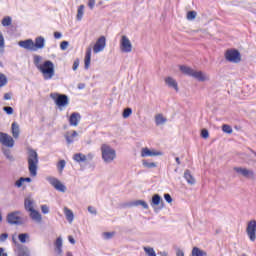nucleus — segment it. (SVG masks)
Here are the masks:
<instances>
[{"mask_svg": "<svg viewBox=\"0 0 256 256\" xmlns=\"http://www.w3.org/2000/svg\"><path fill=\"white\" fill-rule=\"evenodd\" d=\"M18 45L22 47V49H27V51H39V49H45V38L38 36L35 38L34 42L32 39H27L20 41Z\"/></svg>", "mask_w": 256, "mask_h": 256, "instance_id": "f257e3e1", "label": "nucleus"}, {"mask_svg": "<svg viewBox=\"0 0 256 256\" xmlns=\"http://www.w3.org/2000/svg\"><path fill=\"white\" fill-rule=\"evenodd\" d=\"M37 165H39V154L33 148H28V170L31 177H37Z\"/></svg>", "mask_w": 256, "mask_h": 256, "instance_id": "f03ea898", "label": "nucleus"}, {"mask_svg": "<svg viewBox=\"0 0 256 256\" xmlns=\"http://www.w3.org/2000/svg\"><path fill=\"white\" fill-rule=\"evenodd\" d=\"M38 71L42 73L43 78L47 81L49 79H53L55 76V65L51 60H46L42 63V66L38 68Z\"/></svg>", "mask_w": 256, "mask_h": 256, "instance_id": "7ed1b4c3", "label": "nucleus"}, {"mask_svg": "<svg viewBox=\"0 0 256 256\" xmlns=\"http://www.w3.org/2000/svg\"><path fill=\"white\" fill-rule=\"evenodd\" d=\"M102 159L104 163H113L117 157V152L115 149L107 144H102L101 146Z\"/></svg>", "mask_w": 256, "mask_h": 256, "instance_id": "20e7f679", "label": "nucleus"}, {"mask_svg": "<svg viewBox=\"0 0 256 256\" xmlns=\"http://www.w3.org/2000/svg\"><path fill=\"white\" fill-rule=\"evenodd\" d=\"M180 71L184 73V75H188V77H193L197 79V81H207L209 78L203 74L202 71L193 70V68L188 66H180Z\"/></svg>", "mask_w": 256, "mask_h": 256, "instance_id": "39448f33", "label": "nucleus"}, {"mask_svg": "<svg viewBox=\"0 0 256 256\" xmlns=\"http://www.w3.org/2000/svg\"><path fill=\"white\" fill-rule=\"evenodd\" d=\"M50 97L59 108L69 105V96L66 94L51 93Z\"/></svg>", "mask_w": 256, "mask_h": 256, "instance_id": "423d86ee", "label": "nucleus"}, {"mask_svg": "<svg viewBox=\"0 0 256 256\" xmlns=\"http://www.w3.org/2000/svg\"><path fill=\"white\" fill-rule=\"evenodd\" d=\"M225 59L229 63H241V52L237 49H228L225 52Z\"/></svg>", "mask_w": 256, "mask_h": 256, "instance_id": "0eeeda50", "label": "nucleus"}, {"mask_svg": "<svg viewBox=\"0 0 256 256\" xmlns=\"http://www.w3.org/2000/svg\"><path fill=\"white\" fill-rule=\"evenodd\" d=\"M150 205L153 207L155 213H159L161 209L165 208V202L163 201V198L159 194H154L152 196V199L150 200Z\"/></svg>", "mask_w": 256, "mask_h": 256, "instance_id": "6e6552de", "label": "nucleus"}, {"mask_svg": "<svg viewBox=\"0 0 256 256\" xmlns=\"http://www.w3.org/2000/svg\"><path fill=\"white\" fill-rule=\"evenodd\" d=\"M46 180L56 189V191H60V193H65L67 191V187L59 181V179L55 177L48 176Z\"/></svg>", "mask_w": 256, "mask_h": 256, "instance_id": "1a4fd4ad", "label": "nucleus"}, {"mask_svg": "<svg viewBox=\"0 0 256 256\" xmlns=\"http://www.w3.org/2000/svg\"><path fill=\"white\" fill-rule=\"evenodd\" d=\"M21 215L20 211H14L7 215L6 221L9 223V225H22L23 222H21Z\"/></svg>", "mask_w": 256, "mask_h": 256, "instance_id": "9d476101", "label": "nucleus"}, {"mask_svg": "<svg viewBox=\"0 0 256 256\" xmlns=\"http://www.w3.org/2000/svg\"><path fill=\"white\" fill-rule=\"evenodd\" d=\"M246 233L250 241L255 242L256 239V220H251L248 222L246 227Z\"/></svg>", "mask_w": 256, "mask_h": 256, "instance_id": "9b49d317", "label": "nucleus"}, {"mask_svg": "<svg viewBox=\"0 0 256 256\" xmlns=\"http://www.w3.org/2000/svg\"><path fill=\"white\" fill-rule=\"evenodd\" d=\"M234 171L238 173V175L245 177V179H255V172L253 170L243 167H234Z\"/></svg>", "mask_w": 256, "mask_h": 256, "instance_id": "f8f14e48", "label": "nucleus"}, {"mask_svg": "<svg viewBox=\"0 0 256 256\" xmlns=\"http://www.w3.org/2000/svg\"><path fill=\"white\" fill-rule=\"evenodd\" d=\"M120 48L123 53H131V51H133V45L131 44V40H129L127 36H122Z\"/></svg>", "mask_w": 256, "mask_h": 256, "instance_id": "ddd939ff", "label": "nucleus"}, {"mask_svg": "<svg viewBox=\"0 0 256 256\" xmlns=\"http://www.w3.org/2000/svg\"><path fill=\"white\" fill-rule=\"evenodd\" d=\"M0 143L5 147H14L15 140L9 134L0 132Z\"/></svg>", "mask_w": 256, "mask_h": 256, "instance_id": "4468645a", "label": "nucleus"}, {"mask_svg": "<svg viewBox=\"0 0 256 256\" xmlns=\"http://www.w3.org/2000/svg\"><path fill=\"white\" fill-rule=\"evenodd\" d=\"M106 46H107V39L105 38V36H101L96 41V43L93 47V52L94 53H101V51H103V49H105Z\"/></svg>", "mask_w": 256, "mask_h": 256, "instance_id": "2eb2a0df", "label": "nucleus"}, {"mask_svg": "<svg viewBox=\"0 0 256 256\" xmlns=\"http://www.w3.org/2000/svg\"><path fill=\"white\" fill-rule=\"evenodd\" d=\"M159 155H163L161 151H151L149 148H142L141 157H158Z\"/></svg>", "mask_w": 256, "mask_h": 256, "instance_id": "dca6fc26", "label": "nucleus"}, {"mask_svg": "<svg viewBox=\"0 0 256 256\" xmlns=\"http://www.w3.org/2000/svg\"><path fill=\"white\" fill-rule=\"evenodd\" d=\"M79 121H81V114H79V112H73L69 118L70 125L72 127H77V125H79Z\"/></svg>", "mask_w": 256, "mask_h": 256, "instance_id": "f3484780", "label": "nucleus"}, {"mask_svg": "<svg viewBox=\"0 0 256 256\" xmlns=\"http://www.w3.org/2000/svg\"><path fill=\"white\" fill-rule=\"evenodd\" d=\"M139 205H141V207L143 209H149V204H147L145 202V200H135V201H132V202L127 204V207H139Z\"/></svg>", "mask_w": 256, "mask_h": 256, "instance_id": "a211bd4d", "label": "nucleus"}, {"mask_svg": "<svg viewBox=\"0 0 256 256\" xmlns=\"http://www.w3.org/2000/svg\"><path fill=\"white\" fill-rule=\"evenodd\" d=\"M91 47H88L86 49V54H85V58H84V69H89V67L91 66Z\"/></svg>", "mask_w": 256, "mask_h": 256, "instance_id": "6ab92c4d", "label": "nucleus"}, {"mask_svg": "<svg viewBox=\"0 0 256 256\" xmlns=\"http://www.w3.org/2000/svg\"><path fill=\"white\" fill-rule=\"evenodd\" d=\"M165 83L168 85V87H171L172 89L179 91V85L177 84V81L173 79V77H167L165 78Z\"/></svg>", "mask_w": 256, "mask_h": 256, "instance_id": "aec40b11", "label": "nucleus"}, {"mask_svg": "<svg viewBox=\"0 0 256 256\" xmlns=\"http://www.w3.org/2000/svg\"><path fill=\"white\" fill-rule=\"evenodd\" d=\"M184 179L187 181L188 185H195V177L191 175V170H185Z\"/></svg>", "mask_w": 256, "mask_h": 256, "instance_id": "412c9836", "label": "nucleus"}, {"mask_svg": "<svg viewBox=\"0 0 256 256\" xmlns=\"http://www.w3.org/2000/svg\"><path fill=\"white\" fill-rule=\"evenodd\" d=\"M18 256H31V252L27 246L18 245Z\"/></svg>", "mask_w": 256, "mask_h": 256, "instance_id": "4be33fe9", "label": "nucleus"}, {"mask_svg": "<svg viewBox=\"0 0 256 256\" xmlns=\"http://www.w3.org/2000/svg\"><path fill=\"white\" fill-rule=\"evenodd\" d=\"M30 217L31 219H33V221H38V223H40L42 219L41 213H39V211L35 209L30 210Z\"/></svg>", "mask_w": 256, "mask_h": 256, "instance_id": "5701e85b", "label": "nucleus"}, {"mask_svg": "<svg viewBox=\"0 0 256 256\" xmlns=\"http://www.w3.org/2000/svg\"><path fill=\"white\" fill-rule=\"evenodd\" d=\"M19 134H20L19 124H17V122L12 123V135L14 139H19Z\"/></svg>", "mask_w": 256, "mask_h": 256, "instance_id": "b1692460", "label": "nucleus"}, {"mask_svg": "<svg viewBox=\"0 0 256 256\" xmlns=\"http://www.w3.org/2000/svg\"><path fill=\"white\" fill-rule=\"evenodd\" d=\"M166 121H167V118H165V117L163 116V114H157V115L155 116V123H156L157 126H159V125H165Z\"/></svg>", "mask_w": 256, "mask_h": 256, "instance_id": "393cba45", "label": "nucleus"}, {"mask_svg": "<svg viewBox=\"0 0 256 256\" xmlns=\"http://www.w3.org/2000/svg\"><path fill=\"white\" fill-rule=\"evenodd\" d=\"M73 159L77 163H83L87 161V156H85V154H82V153H77V154H74Z\"/></svg>", "mask_w": 256, "mask_h": 256, "instance_id": "a878e982", "label": "nucleus"}, {"mask_svg": "<svg viewBox=\"0 0 256 256\" xmlns=\"http://www.w3.org/2000/svg\"><path fill=\"white\" fill-rule=\"evenodd\" d=\"M83 15H85V5H80L77 10L76 19L77 21H81L83 19Z\"/></svg>", "mask_w": 256, "mask_h": 256, "instance_id": "bb28decb", "label": "nucleus"}, {"mask_svg": "<svg viewBox=\"0 0 256 256\" xmlns=\"http://www.w3.org/2000/svg\"><path fill=\"white\" fill-rule=\"evenodd\" d=\"M192 256H207V252H205V250H201L199 247H194L192 249Z\"/></svg>", "mask_w": 256, "mask_h": 256, "instance_id": "cd10ccee", "label": "nucleus"}, {"mask_svg": "<svg viewBox=\"0 0 256 256\" xmlns=\"http://www.w3.org/2000/svg\"><path fill=\"white\" fill-rule=\"evenodd\" d=\"M64 213L66 215V219L67 221H69V223H73V219H74V214H73V211H71V209L69 208H64Z\"/></svg>", "mask_w": 256, "mask_h": 256, "instance_id": "c85d7f7f", "label": "nucleus"}, {"mask_svg": "<svg viewBox=\"0 0 256 256\" xmlns=\"http://www.w3.org/2000/svg\"><path fill=\"white\" fill-rule=\"evenodd\" d=\"M55 247L58 253H63V239H61V237L56 239Z\"/></svg>", "mask_w": 256, "mask_h": 256, "instance_id": "c756f323", "label": "nucleus"}, {"mask_svg": "<svg viewBox=\"0 0 256 256\" xmlns=\"http://www.w3.org/2000/svg\"><path fill=\"white\" fill-rule=\"evenodd\" d=\"M24 207L26 211H29V212H31L32 209H35L33 208V200L26 198L24 201Z\"/></svg>", "mask_w": 256, "mask_h": 256, "instance_id": "7c9ffc66", "label": "nucleus"}, {"mask_svg": "<svg viewBox=\"0 0 256 256\" xmlns=\"http://www.w3.org/2000/svg\"><path fill=\"white\" fill-rule=\"evenodd\" d=\"M33 59H34L35 67L39 70L40 67L43 65V64H41V61H43V57H41L39 55H34Z\"/></svg>", "mask_w": 256, "mask_h": 256, "instance_id": "2f4dec72", "label": "nucleus"}, {"mask_svg": "<svg viewBox=\"0 0 256 256\" xmlns=\"http://www.w3.org/2000/svg\"><path fill=\"white\" fill-rule=\"evenodd\" d=\"M142 165L143 167H146V169H155V167H157V163L149 162L147 160H143Z\"/></svg>", "mask_w": 256, "mask_h": 256, "instance_id": "473e14b6", "label": "nucleus"}, {"mask_svg": "<svg viewBox=\"0 0 256 256\" xmlns=\"http://www.w3.org/2000/svg\"><path fill=\"white\" fill-rule=\"evenodd\" d=\"M18 239L20 243H27V240H29V234L28 233H20L18 235Z\"/></svg>", "mask_w": 256, "mask_h": 256, "instance_id": "72a5a7b5", "label": "nucleus"}, {"mask_svg": "<svg viewBox=\"0 0 256 256\" xmlns=\"http://www.w3.org/2000/svg\"><path fill=\"white\" fill-rule=\"evenodd\" d=\"M144 252L147 256H157V253H155V249L152 247H144Z\"/></svg>", "mask_w": 256, "mask_h": 256, "instance_id": "f704fd0d", "label": "nucleus"}, {"mask_svg": "<svg viewBox=\"0 0 256 256\" xmlns=\"http://www.w3.org/2000/svg\"><path fill=\"white\" fill-rule=\"evenodd\" d=\"M133 113V109L131 108H126L123 110V113H122V117L124 119H128V117H131V114Z\"/></svg>", "mask_w": 256, "mask_h": 256, "instance_id": "c9c22d12", "label": "nucleus"}, {"mask_svg": "<svg viewBox=\"0 0 256 256\" xmlns=\"http://www.w3.org/2000/svg\"><path fill=\"white\" fill-rule=\"evenodd\" d=\"M12 23V19L10 16H6L2 19V25L3 27H9V25H11Z\"/></svg>", "mask_w": 256, "mask_h": 256, "instance_id": "e433bc0d", "label": "nucleus"}, {"mask_svg": "<svg viewBox=\"0 0 256 256\" xmlns=\"http://www.w3.org/2000/svg\"><path fill=\"white\" fill-rule=\"evenodd\" d=\"M222 131L228 135H231V133H233V128H231V126L228 124H224L222 125Z\"/></svg>", "mask_w": 256, "mask_h": 256, "instance_id": "4c0bfd02", "label": "nucleus"}, {"mask_svg": "<svg viewBox=\"0 0 256 256\" xmlns=\"http://www.w3.org/2000/svg\"><path fill=\"white\" fill-rule=\"evenodd\" d=\"M7 76H5V74L0 73V87H5V85H7Z\"/></svg>", "mask_w": 256, "mask_h": 256, "instance_id": "58836bf2", "label": "nucleus"}, {"mask_svg": "<svg viewBox=\"0 0 256 256\" xmlns=\"http://www.w3.org/2000/svg\"><path fill=\"white\" fill-rule=\"evenodd\" d=\"M196 17H197V12H195V11H189L187 13L188 21H193V19H195Z\"/></svg>", "mask_w": 256, "mask_h": 256, "instance_id": "ea45409f", "label": "nucleus"}, {"mask_svg": "<svg viewBox=\"0 0 256 256\" xmlns=\"http://www.w3.org/2000/svg\"><path fill=\"white\" fill-rule=\"evenodd\" d=\"M65 165H66L65 160H60V161L58 162L57 167H58V171H59L60 173H63V169H65Z\"/></svg>", "mask_w": 256, "mask_h": 256, "instance_id": "a19ab883", "label": "nucleus"}, {"mask_svg": "<svg viewBox=\"0 0 256 256\" xmlns=\"http://www.w3.org/2000/svg\"><path fill=\"white\" fill-rule=\"evenodd\" d=\"M4 155L8 161H15V158L11 155V150H5Z\"/></svg>", "mask_w": 256, "mask_h": 256, "instance_id": "79ce46f5", "label": "nucleus"}, {"mask_svg": "<svg viewBox=\"0 0 256 256\" xmlns=\"http://www.w3.org/2000/svg\"><path fill=\"white\" fill-rule=\"evenodd\" d=\"M3 111H4L7 115H13V107H11V106H5V107H3Z\"/></svg>", "mask_w": 256, "mask_h": 256, "instance_id": "37998d69", "label": "nucleus"}, {"mask_svg": "<svg viewBox=\"0 0 256 256\" xmlns=\"http://www.w3.org/2000/svg\"><path fill=\"white\" fill-rule=\"evenodd\" d=\"M65 139L68 145H71V143H74L75 141L74 138L71 135H69V133L65 134Z\"/></svg>", "mask_w": 256, "mask_h": 256, "instance_id": "c03bdc74", "label": "nucleus"}, {"mask_svg": "<svg viewBox=\"0 0 256 256\" xmlns=\"http://www.w3.org/2000/svg\"><path fill=\"white\" fill-rule=\"evenodd\" d=\"M201 138H202V139H209V130H207V129H202V130H201Z\"/></svg>", "mask_w": 256, "mask_h": 256, "instance_id": "a18cd8bd", "label": "nucleus"}, {"mask_svg": "<svg viewBox=\"0 0 256 256\" xmlns=\"http://www.w3.org/2000/svg\"><path fill=\"white\" fill-rule=\"evenodd\" d=\"M23 177H20L16 182H15V187H17L18 189H21V187H23Z\"/></svg>", "mask_w": 256, "mask_h": 256, "instance_id": "49530a36", "label": "nucleus"}, {"mask_svg": "<svg viewBox=\"0 0 256 256\" xmlns=\"http://www.w3.org/2000/svg\"><path fill=\"white\" fill-rule=\"evenodd\" d=\"M113 235H115V232H104L103 233L104 239H113Z\"/></svg>", "mask_w": 256, "mask_h": 256, "instance_id": "de8ad7c7", "label": "nucleus"}, {"mask_svg": "<svg viewBox=\"0 0 256 256\" xmlns=\"http://www.w3.org/2000/svg\"><path fill=\"white\" fill-rule=\"evenodd\" d=\"M67 47H69V42L67 41H62L61 44H60V49L62 51H65L67 49Z\"/></svg>", "mask_w": 256, "mask_h": 256, "instance_id": "09e8293b", "label": "nucleus"}, {"mask_svg": "<svg viewBox=\"0 0 256 256\" xmlns=\"http://www.w3.org/2000/svg\"><path fill=\"white\" fill-rule=\"evenodd\" d=\"M164 199L167 203H173V198L171 197V194H169V193L164 194Z\"/></svg>", "mask_w": 256, "mask_h": 256, "instance_id": "8fccbe9b", "label": "nucleus"}, {"mask_svg": "<svg viewBox=\"0 0 256 256\" xmlns=\"http://www.w3.org/2000/svg\"><path fill=\"white\" fill-rule=\"evenodd\" d=\"M79 63H80L79 58L75 59L72 66L73 71H77V69H79Z\"/></svg>", "mask_w": 256, "mask_h": 256, "instance_id": "3c124183", "label": "nucleus"}, {"mask_svg": "<svg viewBox=\"0 0 256 256\" xmlns=\"http://www.w3.org/2000/svg\"><path fill=\"white\" fill-rule=\"evenodd\" d=\"M5 47V38L3 37V33L0 32V49Z\"/></svg>", "mask_w": 256, "mask_h": 256, "instance_id": "603ef678", "label": "nucleus"}, {"mask_svg": "<svg viewBox=\"0 0 256 256\" xmlns=\"http://www.w3.org/2000/svg\"><path fill=\"white\" fill-rule=\"evenodd\" d=\"M41 211L44 215H47V213H49V206L48 205H42L41 206Z\"/></svg>", "mask_w": 256, "mask_h": 256, "instance_id": "864d4df0", "label": "nucleus"}, {"mask_svg": "<svg viewBox=\"0 0 256 256\" xmlns=\"http://www.w3.org/2000/svg\"><path fill=\"white\" fill-rule=\"evenodd\" d=\"M88 211L91 213V215H97V209L93 206H88Z\"/></svg>", "mask_w": 256, "mask_h": 256, "instance_id": "5fc2aeb1", "label": "nucleus"}, {"mask_svg": "<svg viewBox=\"0 0 256 256\" xmlns=\"http://www.w3.org/2000/svg\"><path fill=\"white\" fill-rule=\"evenodd\" d=\"M9 237V234L3 233L0 235V242L7 241V238Z\"/></svg>", "mask_w": 256, "mask_h": 256, "instance_id": "6e6d98bb", "label": "nucleus"}, {"mask_svg": "<svg viewBox=\"0 0 256 256\" xmlns=\"http://www.w3.org/2000/svg\"><path fill=\"white\" fill-rule=\"evenodd\" d=\"M88 7L90 9H94L95 8V0H89L88 1Z\"/></svg>", "mask_w": 256, "mask_h": 256, "instance_id": "4d7b16f0", "label": "nucleus"}, {"mask_svg": "<svg viewBox=\"0 0 256 256\" xmlns=\"http://www.w3.org/2000/svg\"><path fill=\"white\" fill-rule=\"evenodd\" d=\"M176 256H185V252H183V250H181V249H177Z\"/></svg>", "mask_w": 256, "mask_h": 256, "instance_id": "13d9d810", "label": "nucleus"}, {"mask_svg": "<svg viewBox=\"0 0 256 256\" xmlns=\"http://www.w3.org/2000/svg\"><path fill=\"white\" fill-rule=\"evenodd\" d=\"M11 99V93L4 94V101H9Z\"/></svg>", "mask_w": 256, "mask_h": 256, "instance_id": "bf43d9fd", "label": "nucleus"}, {"mask_svg": "<svg viewBox=\"0 0 256 256\" xmlns=\"http://www.w3.org/2000/svg\"><path fill=\"white\" fill-rule=\"evenodd\" d=\"M54 37L56 39H61V37H63V34H61V32H54Z\"/></svg>", "mask_w": 256, "mask_h": 256, "instance_id": "052dcab7", "label": "nucleus"}, {"mask_svg": "<svg viewBox=\"0 0 256 256\" xmlns=\"http://www.w3.org/2000/svg\"><path fill=\"white\" fill-rule=\"evenodd\" d=\"M68 240H69V243H71L72 245H75V238H73V236H68Z\"/></svg>", "mask_w": 256, "mask_h": 256, "instance_id": "680f3d73", "label": "nucleus"}, {"mask_svg": "<svg viewBox=\"0 0 256 256\" xmlns=\"http://www.w3.org/2000/svg\"><path fill=\"white\" fill-rule=\"evenodd\" d=\"M24 183H31L32 179L30 177H23Z\"/></svg>", "mask_w": 256, "mask_h": 256, "instance_id": "e2e57ef3", "label": "nucleus"}, {"mask_svg": "<svg viewBox=\"0 0 256 256\" xmlns=\"http://www.w3.org/2000/svg\"><path fill=\"white\" fill-rule=\"evenodd\" d=\"M78 89H85V84L84 83H79L78 84Z\"/></svg>", "mask_w": 256, "mask_h": 256, "instance_id": "0e129e2a", "label": "nucleus"}, {"mask_svg": "<svg viewBox=\"0 0 256 256\" xmlns=\"http://www.w3.org/2000/svg\"><path fill=\"white\" fill-rule=\"evenodd\" d=\"M77 135H78L77 131L74 130V131L72 132V134H71V137L75 138V137H77Z\"/></svg>", "mask_w": 256, "mask_h": 256, "instance_id": "69168bd1", "label": "nucleus"}, {"mask_svg": "<svg viewBox=\"0 0 256 256\" xmlns=\"http://www.w3.org/2000/svg\"><path fill=\"white\" fill-rule=\"evenodd\" d=\"M175 161H176L177 165H181V160L179 159V157H176Z\"/></svg>", "mask_w": 256, "mask_h": 256, "instance_id": "338daca9", "label": "nucleus"}, {"mask_svg": "<svg viewBox=\"0 0 256 256\" xmlns=\"http://www.w3.org/2000/svg\"><path fill=\"white\" fill-rule=\"evenodd\" d=\"M161 256H167V252H160Z\"/></svg>", "mask_w": 256, "mask_h": 256, "instance_id": "774afa93", "label": "nucleus"}]
</instances>
